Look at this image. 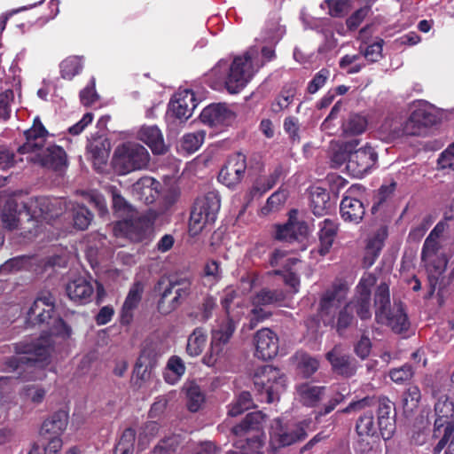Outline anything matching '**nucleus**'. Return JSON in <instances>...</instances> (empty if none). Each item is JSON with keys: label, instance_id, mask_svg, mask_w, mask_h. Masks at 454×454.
I'll list each match as a JSON object with an SVG mask.
<instances>
[{"label": "nucleus", "instance_id": "nucleus-1", "mask_svg": "<svg viewBox=\"0 0 454 454\" xmlns=\"http://www.w3.org/2000/svg\"><path fill=\"white\" fill-rule=\"evenodd\" d=\"M27 323L46 324L49 333H43L36 340H23L15 343L14 350L19 355L31 356L9 357L3 369L12 373V378L22 381H35L45 378L43 365L50 357L53 348L52 335H69L70 329L59 317L54 316V306L51 296L35 299L27 312Z\"/></svg>", "mask_w": 454, "mask_h": 454}, {"label": "nucleus", "instance_id": "nucleus-2", "mask_svg": "<svg viewBox=\"0 0 454 454\" xmlns=\"http://www.w3.org/2000/svg\"><path fill=\"white\" fill-rule=\"evenodd\" d=\"M255 72L253 53L248 51L244 56L234 58L231 65L221 59L211 69V75L222 82L229 93L237 94L247 85Z\"/></svg>", "mask_w": 454, "mask_h": 454}, {"label": "nucleus", "instance_id": "nucleus-3", "mask_svg": "<svg viewBox=\"0 0 454 454\" xmlns=\"http://www.w3.org/2000/svg\"><path fill=\"white\" fill-rule=\"evenodd\" d=\"M113 208L118 217L123 218L114 227L116 236L123 235L132 240H142L151 227L150 220L145 216L134 218L135 211L132 206L121 195L115 188L110 189Z\"/></svg>", "mask_w": 454, "mask_h": 454}, {"label": "nucleus", "instance_id": "nucleus-4", "mask_svg": "<svg viewBox=\"0 0 454 454\" xmlns=\"http://www.w3.org/2000/svg\"><path fill=\"white\" fill-rule=\"evenodd\" d=\"M67 207V202L60 198L34 197L23 203L20 220L26 218L27 231L35 233L39 223H47L59 217Z\"/></svg>", "mask_w": 454, "mask_h": 454}, {"label": "nucleus", "instance_id": "nucleus-5", "mask_svg": "<svg viewBox=\"0 0 454 454\" xmlns=\"http://www.w3.org/2000/svg\"><path fill=\"white\" fill-rule=\"evenodd\" d=\"M265 416L262 411L248 413L237 426L233 427L231 433L240 439L235 442V446L240 450L228 451L226 454H262V427Z\"/></svg>", "mask_w": 454, "mask_h": 454}, {"label": "nucleus", "instance_id": "nucleus-6", "mask_svg": "<svg viewBox=\"0 0 454 454\" xmlns=\"http://www.w3.org/2000/svg\"><path fill=\"white\" fill-rule=\"evenodd\" d=\"M432 395L435 399L433 434L435 438L441 437L435 445V451L441 452L444 448L448 434L450 429H454V402L450 396L440 389H433Z\"/></svg>", "mask_w": 454, "mask_h": 454}, {"label": "nucleus", "instance_id": "nucleus-7", "mask_svg": "<svg viewBox=\"0 0 454 454\" xmlns=\"http://www.w3.org/2000/svg\"><path fill=\"white\" fill-rule=\"evenodd\" d=\"M221 207V199L217 192L212 191L199 197L192 207L189 228L192 235H197L207 224L215 222Z\"/></svg>", "mask_w": 454, "mask_h": 454}, {"label": "nucleus", "instance_id": "nucleus-8", "mask_svg": "<svg viewBox=\"0 0 454 454\" xmlns=\"http://www.w3.org/2000/svg\"><path fill=\"white\" fill-rule=\"evenodd\" d=\"M254 384L261 395H265L267 403L278 400L285 391L286 379L279 369L272 365H263L257 368L253 377Z\"/></svg>", "mask_w": 454, "mask_h": 454}, {"label": "nucleus", "instance_id": "nucleus-9", "mask_svg": "<svg viewBox=\"0 0 454 454\" xmlns=\"http://www.w3.org/2000/svg\"><path fill=\"white\" fill-rule=\"evenodd\" d=\"M149 160L148 151L137 143H125L114 152V163L121 174L143 169L147 167Z\"/></svg>", "mask_w": 454, "mask_h": 454}, {"label": "nucleus", "instance_id": "nucleus-10", "mask_svg": "<svg viewBox=\"0 0 454 454\" xmlns=\"http://www.w3.org/2000/svg\"><path fill=\"white\" fill-rule=\"evenodd\" d=\"M306 435V427L303 423L286 427L278 419L272 422L270 427V443L272 449L278 450L303 440Z\"/></svg>", "mask_w": 454, "mask_h": 454}, {"label": "nucleus", "instance_id": "nucleus-11", "mask_svg": "<svg viewBox=\"0 0 454 454\" xmlns=\"http://www.w3.org/2000/svg\"><path fill=\"white\" fill-rule=\"evenodd\" d=\"M348 287L344 283L337 282L327 289L319 302L318 316L323 325L333 324V316L347 294Z\"/></svg>", "mask_w": 454, "mask_h": 454}, {"label": "nucleus", "instance_id": "nucleus-12", "mask_svg": "<svg viewBox=\"0 0 454 454\" xmlns=\"http://www.w3.org/2000/svg\"><path fill=\"white\" fill-rule=\"evenodd\" d=\"M378 153L374 148L365 145L358 150H352L348 155L346 168L355 177H363L376 164Z\"/></svg>", "mask_w": 454, "mask_h": 454}, {"label": "nucleus", "instance_id": "nucleus-13", "mask_svg": "<svg viewBox=\"0 0 454 454\" xmlns=\"http://www.w3.org/2000/svg\"><path fill=\"white\" fill-rule=\"evenodd\" d=\"M373 282L374 278L371 276L366 278H363L356 286V294L347 302L361 320H368L372 317L370 287Z\"/></svg>", "mask_w": 454, "mask_h": 454}, {"label": "nucleus", "instance_id": "nucleus-14", "mask_svg": "<svg viewBox=\"0 0 454 454\" xmlns=\"http://www.w3.org/2000/svg\"><path fill=\"white\" fill-rule=\"evenodd\" d=\"M246 169V156L241 153H235L229 157L226 164L220 170L218 180L227 187H233L242 181Z\"/></svg>", "mask_w": 454, "mask_h": 454}, {"label": "nucleus", "instance_id": "nucleus-15", "mask_svg": "<svg viewBox=\"0 0 454 454\" xmlns=\"http://www.w3.org/2000/svg\"><path fill=\"white\" fill-rule=\"evenodd\" d=\"M376 403H378V429L381 437L384 440H388L395 431V403L386 396L380 398Z\"/></svg>", "mask_w": 454, "mask_h": 454}, {"label": "nucleus", "instance_id": "nucleus-16", "mask_svg": "<svg viewBox=\"0 0 454 454\" xmlns=\"http://www.w3.org/2000/svg\"><path fill=\"white\" fill-rule=\"evenodd\" d=\"M255 345V356L262 360L275 357L278 352V337L270 328H262L257 331L254 337Z\"/></svg>", "mask_w": 454, "mask_h": 454}, {"label": "nucleus", "instance_id": "nucleus-17", "mask_svg": "<svg viewBox=\"0 0 454 454\" xmlns=\"http://www.w3.org/2000/svg\"><path fill=\"white\" fill-rule=\"evenodd\" d=\"M48 135L49 132L42 123L40 117L36 116L32 127L24 132L26 142L19 147L18 152L25 154L41 151Z\"/></svg>", "mask_w": 454, "mask_h": 454}, {"label": "nucleus", "instance_id": "nucleus-18", "mask_svg": "<svg viewBox=\"0 0 454 454\" xmlns=\"http://www.w3.org/2000/svg\"><path fill=\"white\" fill-rule=\"evenodd\" d=\"M325 357L331 364L333 371L341 376L349 378L356 372V359L347 354L340 345L334 346L326 353Z\"/></svg>", "mask_w": 454, "mask_h": 454}, {"label": "nucleus", "instance_id": "nucleus-19", "mask_svg": "<svg viewBox=\"0 0 454 454\" xmlns=\"http://www.w3.org/2000/svg\"><path fill=\"white\" fill-rule=\"evenodd\" d=\"M406 121V132L410 136H423L427 129L437 122V117L427 107H418Z\"/></svg>", "mask_w": 454, "mask_h": 454}, {"label": "nucleus", "instance_id": "nucleus-20", "mask_svg": "<svg viewBox=\"0 0 454 454\" xmlns=\"http://www.w3.org/2000/svg\"><path fill=\"white\" fill-rule=\"evenodd\" d=\"M197 99L190 90H184L175 94L169 103V111L181 121L188 120L197 106Z\"/></svg>", "mask_w": 454, "mask_h": 454}, {"label": "nucleus", "instance_id": "nucleus-21", "mask_svg": "<svg viewBox=\"0 0 454 454\" xmlns=\"http://www.w3.org/2000/svg\"><path fill=\"white\" fill-rule=\"evenodd\" d=\"M200 120L209 126H227L234 120V114L225 104H212L202 110Z\"/></svg>", "mask_w": 454, "mask_h": 454}, {"label": "nucleus", "instance_id": "nucleus-22", "mask_svg": "<svg viewBox=\"0 0 454 454\" xmlns=\"http://www.w3.org/2000/svg\"><path fill=\"white\" fill-rule=\"evenodd\" d=\"M66 292L70 300L84 304L90 301L94 287L90 280L78 278L67 283Z\"/></svg>", "mask_w": 454, "mask_h": 454}, {"label": "nucleus", "instance_id": "nucleus-23", "mask_svg": "<svg viewBox=\"0 0 454 454\" xmlns=\"http://www.w3.org/2000/svg\"><path fill=\"white\" fill-rule=\"evenodd\" d=\"M30 160L53 169H59L67 164L66 152L59 145H50L37 153L35 159L31 158Z\"/></svg>", "mask_w": 454, "mask_h": 454}, {"label": "nucleus", "instance_id": "nucleus-24", "mask_svg": "<svg viewBox=\"0 0 454 454\" xmlns=\"http://www.w3.org/2000/svg\"><path fill=\"white\" fill-rule=\"evenodd\" d=\"M22 208L18 209V205L14 201H8L1 214V219L2 223L4 226V228L8 230H20L21 234L27 235V234H32L31 231H27L24 228L26 226V218H23V220H20V215H21Z\"/></svg>", "mask_w": 454, "mask_h": 454}, {"label": "nucleus", "instance_id": "nucleus-25", "mask_svg": "<svg viewBox=\"0 0 454 454\" xmlns=\"http://www.w3.org/2000/svg\"><path fill=\"white\" fill-rule=\"evenodd\" d=\"M406 129V121L400 117H387L380 125L379 134L382 140L392 142L403 136H409Z\"/></svg>", "mask_w": 454, "mask_h": 454}, {"label": "nucleus", "instance_id": "nucleus-26", "mask_svg": "<svg viewBox=\"0 0 454 454\" xmlns=\"http://www.w3.org/2000/svg\"><path fill=\"white\" fill-rule=\"evenodd\" d=\"M137 137L146 144L154 154H163L167 151L163 136L155 125L141 127L137 133Z\"/></svg>", "mask_w": 454, "mask_h": 454}, {"label": "nucleus", "instance_id": "nucleus-27", "mask_svg": "<svg viewBox=\"0 0 454 454\" xmlns=\"http://www.w3.org/2000/svg\"><path fill=\"white\" fill-rule=\"evenodd\" d=\"M340 212L345 222L358 223L364 218L365 207L361 200L345 196L340 202Z\"/></svg>", "mask_w": 454, "mask_h": 454}, {"label": "nucleus", "instance_id": "nucleus-28", "mask_svg": "<svg viewBox=\"0 0 454 454\" xmlns=\"http://www.w3.org/2000/svg\"><path fill=\"white\" fill-rule=\"evenodd\" d=\"M143 294V285L135 283L129 291L121 311V323L129 325L133 318V310L139 304Z\"/></svg>", "mask_w": 454, "mask_h": 454}, {"label": "nucleus", "instance_id": "nucleus-29", "mask_svg": "<svg viewBox=\"0 0 454 454\" xmlns=\"http://www.w3.org/2000/svg\"><path fill=\"white\" fill-rule=\"evenodd\" d=\"M159 184L153 178L145 176L133 184V192L139 200L149 205L153 203L158 197L157 187Z\"/></svg>", "mask_w": 454, "mask_h": 454}, {"label": "nucleus", "instance_id": "nucleus-30", "mask_svg": "<svg viewBox=\"0 0 454 454\" xmlns=\"http://www.w3.org/2000/svg\"><path fill=\"white\" fill-rule=\"evenodd\" d=\"M155 291L160 294L157 309L161 315H168L180 306L173 296L171 286H168L165 280L158 281Z\"/></svg>", "mask_w": 454, "mask_h": 454}, {"label": "nucleus", "instance_id": "nucleus-31", "mask_svg": "<svg viewBox=\"0 0 454 454\" xmlns=\"http://www.w3.org/2000/svg\"><path fill=\"white\" fill-rule=\"evenodd\" d=\"M377 322L388 325L396 333L407 331L410 326L408 317L400 304H395L394 308L386 313V318Z\"/></svg>", "mask_w": 454, "mask_h": 454}, {"label": "nucleus", "instance_id": "nucleus-32", "mask_svg": "<svg viewBox=\"0 0 454 454\" xmlns=\"http://www.w3.org/2000/svg\"><path fill=\"white\" fill-rule=\"evenodd\" d=\"M374 307L376 321H383L386 313L391 309L389 286L387 283H380L374 294Z\"/></svg>", "mask_w": 454, "mask_h": 454}, {"label": "nucleus", "instance_id": "nucleus-33", "mask_svg": "<svg viewBox=\"0 0 454 454\" xmlns=\"http://www.w3.org/2000/svg\"><path fill=\"white\" fill-rule=\"evenodd\" d=\"M310 208L317 216L326 215L331 208L330 195L321 187H312L309 192Z\"/></svg>", "mask_w": 454, "mask_h": 454}, {"label": "nucleus", "instance_id": "nucleus-34", "mask_svg": "<svg viewBox=\"0 0 454 454\" xmlns=\"http://www.w3.org/2000/svg\"><path fill=\"white\" fill-rule=\"evenodd\" d=\"M67 421L68 414L64 411H59L44 420L40 434L59 436L66 429Z\"/></svg>", "mask_w": 454, "mask_h": 454}, {"label": "nucleus", "instance_id": "nucleus-35", "mask_svg": "<svg viewBox=\"0 0 454 454\" xmlns=\"http://www.w3.org/2000/svg\"><path fill=\"white\" fill-rule=\"evenodd\" d=\"M319 247L318 253L325 255L331 249L337 232V225L331 219H325L319 224Z\"/></svg>", "mask_w": 454, "mask_h": 454}, {"label": "nucleus", "instance_id": "nucleus-36", "mask_svg": "<svg viewBox=\"0 0 454 454\" xmlns=\"http://www.w3.org/2000/svg\"><path fill=\"white\" fill-rule=\"evenodd\" d=\"M325 387L303 383L297 386L296 390L301 402L309 407L317 405L325 394Z\"/></svg>", "mask_w": 454, "mask_h": 454}, {"label": "nucleus", "instance_id": "nucleus-37", "mask_svg": "<svg viewBox=\"0 0 454 454\" xmlns=\"http://www.w3.org/2000/svg\"><path fill=\"white\" fill-rule=\"evenodd\" d=\"M232 356L230 346L210 344L209 352L203 356V363L207 366L225 365Z\"/></svg>", "mask_w": 454, "mask_h": 454}, {"label": "nucleus", "instance_id": "nucleus-38", "mask_svg": "<svg viewBox=\"0 0 454 454\" xmlns=\"http://www.w3.org/2000/svg\"><path fill=\"white\" fill-rule=\"evenodd\" d=\"M356 322L354 312L351 310L350 306H348L346 303L339 310L337 317L333 316V324L325 325V326L334 328L340 336H343L347 329L354 325Z\"/></svg>", "mask_w": 454, "mask_h": 454}, {"label": "nucleus", "instance_id": "nucleus-39", "mask_svg": "<svg viewBox=\"0 0 454 454\" xmlns=\"http://www.w3.org/2000/svg\"><path fill=\"white\" fill-rule=\"evenodd\" d=\"M68 208L72 211L74 226L81 231L86 230L93 219L92 213L85 206L72 202L67 204L65 210Z\"/></svg>", "mask_w": 454, "mask_h": 454}, {"label": "nucleus", "instance_id": "nucleus-40", "mask_svg": "<svg viewBox=\"0 0 454 454\" xmlns=\"http://www.w3.org/2000/svg\"><path fill=\"white\" fill-rule=\"evenodd\" d=\"M236 330L235 322L228 317L217 329L212 331L210 344L229 346L231 338Z\"/></svg>", "mask_w": 454, "mask_h": 454}, {"label": "nucleus", "instance_id": "nucleus-41", "mask_svg": "<svg viewBox=\"0 0 454 454\" xmlns=\"http://www.w3.org/2000/svg\"><path fill=\"white\" fill-rule=\"evenodd\" d=\"M207 342V332L202 327H197L190 334L187 340L186 352L192 356H200Z\"/></svg>", "mask_w": 454, "mask_h": 454}, {"label": "nucleus", "instance_id": "nucleus-42", "mask_svg": "<svg viewBox=\"0 0 454 454\" xmlns=\"http://www.w3.org/2000/svg\"><path fill=\"white\" fill-rule=\"evenodd\" d=\"M367 127V120L358 114H351L342 123V132L346 137L358 136L364 133Z\"/></svg>", "mask_w": 454, "mask_h": 454}, {"label": "nucleus", "instance_id": "nucleus-43", "mask_svg": "<svg viewBox=\"0 0 454 454\" xmlns=\"http://www.w3.org/2000/svg\"><path fill=\"white\" fill-rule=\"evenodd\" d=\"M185 372V365L184 361L177 356L169 357L166 371L164 372V379L169 384H176Z\"/></svg>", "mask_w": 454, "mask_h": 454}, {"label": "nucleus", "instance_id": "nucleus-44", "mask_svg": "<svg viewBox=\"0 0 454 454\" xmlns=\"http://www.w3.org/2000/svg\"><path fill=\"white\" fill-rule=\"evenodd\" d=\"M285 299V294L282 290H270L267 288L258 292L252 300L255 307L267 306L282 301Z\"/></svg>", "mask_w": 454, "mask_h": 454}, {"label": "nucleus", "instance_id": "nucleus-45", "mask_svg": "<svg viewBox=\"0 0 454 454\" xmlns=\"http://www.w3.org/2000/svg\"><path fill=\"white\" fill-rule=\"evenodd\" d=\"M171 286L173 296L179 305L190 295L192 281L188 278H172L168 283Z\"/></svg>", "mask_w": 454, "mask_h": 454}, {"label": "nucleus", "instance_id": "nucleus-46", "mask_svg": "<svg viewBox=\"0 0 454 454\" xmlns=\"http://www.w3.org/2000/svg\"><path fill=\"white\" fill-rule=\"evenodd\" d=\"M253 406L254 403L251 394L247 391H243L230 404L228 415L231 417H237Z\"/></svg>", "mask_w": 454, "mask_h": 454}, {"label": "nucleus", "instance_id": "nucleus-47", "mask_svg": "<svg viewBox=\"0 0 454 454\" xmlns=\"http://www.w3.org/2000/svg\"><path fill=\"white\" fill-rule=\"evenodd\" d=\"M377 428L372 412H364L358 418L356 424V431L360 437L375 435Z\"/></svg>", "mask_w": 454, "mask_h": 454}, {"label": "nucleus", "instance_id": "nucleus-48", "mask_svg": "<svg viewBox=\"0 0 454 454\" xmlns=\"http://www.w3.org/2000/svg\"><path fill=\"white\" fill-rule=\"evenodd\" d=\"M298 259L289 257L288 252L281 248H276L270 255L269 263L271 267H282L288 270L292 266L296 264Z\"/></svg>", "mask_w": 454, "mask_h": 454}, {"label": "nucleus", "instance_id": "nucleus-49", "mask_svg": "<svg viewBox=\"0 0 454 454\" xmlns=\"http://www.w3.org/2000/svg\"><path fill=\"white\" fill-rule=\"evenodd\" d=\"M82 69V62L79 57L72 56L60 63V73L64 79L71 80Z\"/></svg>", "mask_w": 454, "mask_h": 454}, {"label": "nucleus", "instance_id": "nucleus-50", "mask_svg": "<svg viewBox=\"0 0 454 454\" xmlns=\"http://www.w3.org/2000/svg\"><path fill=\"white\" fill-rule=\"evenodd\" d=\"M328 7V14L331 17L341 18L345 16L351 8V0H325L320 7L325 9Z\"/></svg>", "mask_w": 454, "mask_h": 454}, {"label": "nucleus", "instance_id": "nucleus-51", "mask_svg": "<svg viewBox=\"0 0 454 454\" xmlns=\"http://www.w3.org/2000/svg\"><path fill=\"white\" fill-rule=\"evenodd\" d=\"M296 359L298 369L306 378L310 377L318 369V361L306 353H297Z\"/></svg>", "mask_w": 454, "mask_h": 454}, {"label": "nucleus", "instance_id": "nucleus-52", "mask_svg": "<svg viewBox=\"0 0 454 454\" xmlns=\"http://www.w3.org/2000/svg\"><path fill=\"white\" fill-rule=\"evenodd\" d=\"M421 399V393L417 386H411L403 396V406L404 413L410 414L414 411L419 406Z\"/></svg>", "mask_w": 454, "mask_h": 454}, {"label": "nucleus", "instance_id": "nucleus-53", "mask_svg": "<svg viewBox=\"0 0 454 454\" xmlns=\"http://www.w3.org/2000/svg\"><path fill=\"white\" fill-rule=\"evenodd\" d=\"M30 258L25 255L17 256L7 260L0 266V274L7 275L16 273L28 267Z\"/></svg>", "mask_w": 454, "mask_h": 454}, {"label": "nucleus", "instance_id": "nucleus-54", "mask_svg": "<svg viewBox=\"0 0 454 454\" xmlns=\"http://www.w3.org/2000/svg\"><path fill=\"white\" fill-rule=\"evenodd\" d=\"M89 152L93 158L98 160H105L108 157L110 143L106 138H97L88 145Z\"/></svg>", "mask_w": 454, "mask_h": 454}, {"label": "nucleus", "instance_id": "nucleus-55", "mask_svg": "<svg viewBox=\"0 0 454 454\" xmlns=\"http://www.w3.org/2000/svg\"><path fill=\"white\" fill-rule=\"evenodd\" d=\"M293 214H297V211L292 210L290 212L289 219L286 223L276 224L274 226L275 231H274L273 237L275 239H277L278 241L288 242V243L294 242V236L292 234Z\"/></svg>", "mask_w": 454, "mask_h": 454}, {"label": "nucleus", "instance_id": "nucleus-56", "mask_svg": "<svg viewBox=\"0 0 454 454\" xmlns=\"http://www.w3.org/2000/svg\"><path fill=\"white\" fill-rule=\"evenodd\" d=\"M283 176V167L281 165H278L267 177L261 179L257 183L256 188L262 192H266L267 191L272 189L280 181Z\"/></svg>", "mask_w": 454, "mask_h": 454}, {"label": "nucleus", "instance_id": "nucleus-57", "mask_svg": "<svg viewBox=\"0 0 454 454\" xmlns=\"http://www.w3.org/2000/svg\"><path fill=\"white\" fill-rule=\"evenodd\" d=\"M206 132L204 130H198L192 133H188L183 137V148L188 153H194L197 151L205 139Z\"/></svg>", "mask_w": 454, "mask_h": 454}, {"label": "nucleus", "instance_id": "nucleus-58", "mask_svg": "<svg viewBox=\"0 0 454 454\" xmlns=\"http://www.w3.org/2000/svg\"><path fill=\"white\" fill-rule=\"evenodd\" d=\"M205 396L200 387L192 385L187 389V407L190 411L196 412L204 403Z\"/></svg>", "mask_w": 454, "mask_h": 454}, {"label": "nucleus", "instance_id": "nucleus-59", "mask_svg": "<svg viewBox=\"0 0 454 454\" xmlns=\"http://www.w3.org/2000/svg\"><path fill=\"white\" fill-rule=\"evenodd\" d=\"M384 41L379 39L373 43L369 44L364 49L360 47V55L364 57L369 63H374L380 60L382 57V47Z\"/></svg>", "mask_w": 454, "mask_h": 454}, {"label": "nucleus", "instance_id": "nucleus-60", "mask_svg": "<svg viewBox=\"0 0 454 454\" xmlns=\"http://www.w3.org/2000/svg\"><path fill=\"white\" fill-rule=\"evenodd\" d=\"M358 139H353L351 141L344 143L338 151L334 152L332 156V161L337 167L342 165L344 162H348V155L353 149L358 145Z\"/></svg>", "mask_w": 454, "mask_h": 454}, {"label": "nucleus", "instance_id": "nucleus-61", "mask_svg": "<svg viewBox=\"0 0 454 454\" xmlns=\"http://www.w3.org/2000/svg\"><path fill=\"white\" fill-rule=\"evenodd\" d=\"M414 374V370L411 364H405L398 368H394L389 372L390 379L396 384H403L409 381Z\"/></svg>", "mask_w": 454, "mask_h": 454}, {"label": "nucleus", "instance_id": "nucleus-62", "mask_svg": "<svg viewBox=\"0 0 454 454\" xmlns=\"http://www.w3.org/2000/svg\"><path fill=\"white\" fill-rule=\"evenodd\" d=\"M372 3L354 12L347 20L346 25L349 30H356L371 12Z\"/></svg>", "mask_w": 454, "mask_h": 454}, {"label": "nucleus", "instance_id": "nucleus-63", "mask_svg": "<svg viewBox=\"0 0 454 454\" xmlns=\"http://www.w3.org/2000/svg\"><path fill=\"white\" fill-rule=\"evenodd\" d=\"M159 424L155 421L146 422L141 428L138 437V446L142 449L159 432Z\"/></svg>", "mask_w": 454, "mask_h": 454}, {"label": "nucleus", "instance_id": "nucleus-64", "mask_svg": "<svg viewBox=\"0 0 454 454\" xmlns=\"http://www.w3.org/2000/svg\"><path fill=\"white\" fill-rule=\"evenodd\" d=\"M437 164L439 168L454 170V142L440 154Z\"/></svg>", "mask_w": 454, "mask_h": 454}]
</instances>
